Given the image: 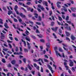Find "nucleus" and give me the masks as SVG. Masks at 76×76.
<instances>
[{
	"label": "nucleus",
	"instance_id": "nucleus-33",
	"mask_svg": "<svg viewBox=\"0 0 76 76\" xmlns=\"http://www.w3.org/2000/svg\"><path fill=\"white\" fill-rule=\"evenodd\" d=\"M27 67L28 68V69H29L30 70L32 69V68L30 67V66H29V64L28 65Z\"/></svg>",
	"mask_w": 76,
	"mask_h": 76
},
{
	"label": "nucleus",
	"instance_id": "nucleus-23",
	"mask_svg": "<svg viewBox=\"0 0 76 76\" xmlns=\"http://www.w3.org/2000/svg\"><path fill=\"white\" fill-rule=\"evenodd\" d=\"M38 61H41L42 63H44V62H43V61H42V59H41V58H39L38 60Z\"/></svg>",
	"mask_w": 76,
	"mask_h": 76
},
{
	"label": "nucleus",
	"instance_id": "nucleus-46",
	"mask_svg": "<svg viewBox=\"0 0 76 76\" xmlns=\"http://www.w3.org/2000/svg\"><path fill=\"white\" fill-rule=\"evenodd\" d=\"M29 22L30 23H31V25H34V22H33L31 21H29Z\"/></svg>",
	"mask_w": 76,
	"mask_h": 76
},
{
	"label": "nucleus",
	"instance_id": "nucleus-5",
	"mask_svg": "<svg viewBox=\"0 0 76 76\" xmlns=\"http://www.w3.org/2000/svg\"><path fill=\"white\" fill-rule=\"evenodd\" d=\"M69 61H70L69 63V66L71 67H72V66H73V62L72 61V60H69Z\"/></svg>",
	"mask_w": 76,
	"mask_h": 76
},
{
	"label": "nucleus",
	"instance_id": "nucleus-3",
	"mask_svg": "<svg viewBox=\"0 0 76 76\" xmlns=\"http://www.w3.org/2000/svg\"><path fill=\"white\" fill-rule=\"evenodd\" d=\"M67 23H69V24H71V25L73 26V28H75V26L74 25V24H73V23H72L71 21H66Z\"/></svg>",
	"mask_w": 76,
	"mask_h": 76
},
{
	"label": "nucleus",
	"instance_id": "nucleus-30",
	"mask_svg": "<svg viewBox=\"0 0 76 76\" xmlns=\"http://www.w3.org/2000/svg\"><path fill=\"white\" fill-rule=\"evenodd\" d=\"M36 23L37 25H41V23L39 22H36Z\"/></svg>",
	"mask_w": 76,
	"mask_h": 76
},
{
	"label": "nucleus",
	"instance_id": "nucleus-28",
	"mask_svg": "<svg viewBox=\"0 0 76 76\" xmlns=\"http://www.w3.org/2000/svg\"><path fill=\"white\" fill-rule=\"evenodd\" d=\"M17 9H18V6L17 5H15L14 8L15 11L17 10Z\"/></svg>",
	"mask_w": 76,
	"mask_h": 76
},
{
	"label": "nucleus",
	"instance_id": "nucleus-56",
	"mask_svg": "<svg viewBox=\"0 0 76 76\" xmlns=\"http://www.w3.org/2000/svg\"><path fill=\"white\" fill-rule=\"evenodd\" d=\"M36 69H37V70H39V66H37Z\"/></svg>",
	"mask_w": 76,
	"mask_h": 76
},
{
	"label": "nucleus",
	"instance_id": "nucleus-50",
	"mask_svg": "<svg viewBox=\"0 0 76 76\" xmlns=\"http://www.w3.org/2000/svg\"><path fill=\"white\" fill-rule=\"evenodd\" d=\"M14 54L18 55V54H19V53H17V52H14Z\"/></svg>",
	"mask_w": 76,
	"mask_h": 76
},
{
	"label": "nucleus",
	"instance_id": "nucleus-1",
	"mask_svg": "<svg viewBox=\"0 0 76 76\" xmlns=\"http://www.w3.org/2000/svg\"><path fill=\"white\" fill-rule=\"evenodd\" d=\"M54 48V51H55L56 53V56H58V55L59 56L61 57H62L61 55H60V53H58V51H57V47H55Z\"/></svg>",
	"mask_w": 76,
	"mask_h": 76
},
{
	"label": "nucleus",
	"instance_id": "nucleus-31",
	"mask_svg": "<svg viewBox=\"0 0 76 76\" xmlns=\"http://www.w3.org/2000/svg\"><path fill=\"white\" fill-rule=\"evenodd\" d=\"M3 50L4 51H8V49L7 48H3Z\"/></svg>",
	"mask_w": 76,
	"mask_h": 76
},
{
	"label": "nucleus",
	"instance_id": "nucleus-13",
	"mask_svg": "<svg viewBox=\"0 0 76 76\" xmlns=\"http://www.w3.org/2000/svg\"><path fill=\"white\" fill-rule=\"evenodd\" d=\"M71 9L72 11L73 12H75V11H76V8H73L72 7L71 8Z\"/></svg>",
	"mask_w": 76,
	"mask_h": 76
},
{
	"label": "nucleus",
	"instance_id": "nucleus-40",
	"mask_svg": "<svg viewBox=\"0 0 76 76\" xmlns=\"http://www.w3.org/2000/svg\"><path fill=\"white\" fill-rule=\"evenodd\" d=\"M26 34H27V35H28V34H29V32L27 30H26Z\"/></svg>",
	"mask_w": 76,
	"mask_h": 76
},
{
	"label": "nucleus",
	"instance_id": "nucleus-55",
	"mask_svg": "<svg viewBox=\"0 0 76 76\" xmlns=\"http://www.w3.org/2000/svg\"><path fill=\"white\" fill-rule=\"evenodd\" d=\"M9 22L11 23H12V21L11 20H10V19H8Z\"/></svg>",
	"mask_w": 76,
	"mask_h": 76
},
{
	"label": "nucleus",
	"instance_id": "nucleus-36",
	"mask_svg": "<svg viewBox=\"0 0 76 76\" xmlns=\"http://www.w3.org/2000/svg\"><path fill=\"white\" fill-rule=\"evenodd\" d=\"M18 50L19 49H18V47H16V48L15 49V50L16 51V52H18Z\"/></svg>",
	"mask_w": 76,
	"mask_h": 76
},
{
	"label": "nucleus",
	"instance_id": "nucleus-60",
	"mask_svg": "<svg viewBox=\"0 0 76 76\" xmlns=\"http://www.w3.org/2000/svg\"><path fill=\"white\" fill-rule=\"evenodd\" d=\"M61 4V2L58 1L57 2V3H56V4Z\"/></svg>",
	"mask_w": 76,
	"mask_h": 76
},
{
	"label": "nucleus",
	"instance_id": "nucleus-15",
	"mask_svg": "<svg viewBox=\"0 0 76 76\" xmlns=\"http://www.w3.org/2000/svg\"><path fill=\"white\" fill-rule=\"evenodd\" d=\"M66 34L67 37H69L70 36V33L67 31H66Z\"/></svg>",
	"mask_w": 76,
	"mask_h": 76
},
{
	"label": "nucleus",
	"instance_id": "nucleus-6",
	"mask_svg": "<svg viewBox=\"0 0 76 76\" xmlns=\"http://www.w3.org/2000/svg\"><path fill=\"white\" fill-rule=\"evenodd\" d=\"M48 67L49 68V69L50 70V71L52 73H54V70H53V69L52 68V67H51V66H48Z\"/></svg>",
	"mask_w": 76,
	"mask_h": 76
},
{
	"label": "nucleus",
	"instance_id": "nucleus-53",
	"mask_svg": "<svg viewBox=\"0 0 76 76\" xmlns=\"http://www.w3.org/2000/svg\"><path fill=\"white\" fill-rule=\"evenodd\" d=\"M54 25V22H52L51 23V26H53Z\"/></svg>",
	"mask_w": 76,
	"mask_h": 76
},
{
	"label": "nucleus",
	"instance_id": "nucleus-54",
	"mask_svg": "<svg viewBox=\"0 0 76 76\" xmlns=\"http://www.w3.org/2000/svg\"><path fill=\"white\" fill-rule=\"evenodd\" d=\"M72 70L73 72L74 71H75V68L74 67H72Z\"/></svg>",
	"mask_w": 76,
	"mask_h": 76
},
{
	"label": "nucleus",
	"instance_id": "nucleus-12",
	"mask_svg": "<svg viewBox=\"0 0 76 76\" xmlns=\"http://www.w3.org/2000/svg\"><path fill=\"white\" fill-rule=\"evenodd\" d=\"M71 38L72 39V40H75V39H76V37H74V36H73V35H71Z\"/></svg>",
	"mask_w": 76,
	"mask_h": 76
},
{
	"label": "nucleus",
	"instance_id": "nucleus-64",
	"mask_svg": "<svg viewBox=\"0 0 76 76\" xmlns=\"http://www.w3.org/2000/svg\"><path fill=\"white\" fill-rule=\"evenodd\" d=\"M4 37V35H2L1 37V39H3V37Z\"/></svg>",
	"mask_w": 76,
	"mask_h": 76
},
{
	"label": "nucleus",
	"instance_id": "nucleus-19",
	"mask_svg": "<svg viewBox=\"0 0 76 76\" xmlns=\"http://www.w3.org/2000/svg\"><path fill=\"white\" fill-rule=\"evenodd\" d=\"M46 46L48 48H50V44L48 43L46 44Z\"/></svg>",
	"mask_w": 76,
	"mask_h": 76
},
{
	"label": "nucleus",
	"instance_id": "nucleus-42",
	"mask_svg": "<svg viewBox=\"0 0 76 76\" xmlns=\"http://www.w3.org/2000/svg\"><path fill=\"white\" fill-rule=\"evenodd\" d=\"M40 41V42H44L45 40L43 39H41Z\"/></svg>",
	"mask_w": 76,
	"mask_h": 76
},
{
	"label": "nucleus",
	"instance_id": "nucleus-37",
	"mask_svg": "<svg viewBox=\"0 0 76 76\" xmlns=\"http://www.w3.org/2000/svg\"><path fill=\"white\" fill-rule=\"evenodd\" d=\"M59 33L60 34H61L62 33V30L60 29H59Z\"/></svg>",
	"mask_w": 76,
	"mask_h": 76
},
{
	"label": "nucleus",
	"instance_id": "nucleus-35",
	"mask_svg": "<svg viewBox=\"0 0 76 76\" xmlns=\"http://www.w3.org/2000/svg\"><path fill=\"white\" fill-rule=\"evenodd\" d=\"M72 46L73 47L75 48V51L76 53V47L73 45H72Z\"/></svg>",
	"mask_w": 76,
	"mask_h": 76
},
{
	"label": "nucleus",
	"instance_id": "nucleus-26",
	"mask_svg": "<svg viewBox=\"0 0 76 76\" xmlns=\"http://www.w3.org/2000/svg\"><path fill=\"white\" fill-rule=\"evenodd\" d=\"M59 50L60 52H63V50H62V49H61V48H59Z\"/></svg>",
	"mask_w": 76,
	"mask_h": 76
},
{
	"label": "nucleus",
	"instance_id": "nucleus-34",
	"mask_svg": "<svg viewBox=\"0 0 76 76\" xmlns=\"http://www.w3.org/2000/svg\"><path fill=\"white\" fill-rule=\"evenodd\" d=\"M14 21L15 22H18V20L16 18H14Z\"/></svg>",
	"mask_w": 76,
	"mask_h": 76
},
{
	"label": "nucleus",
	"instance_id": "nucleus-22",
	"mask_svg": "<svg viewBox=\"0 0 76 76\" xmlns=\"http://www.w3.org/2000/svg\"><path fill=\"white\" fill-rule=\"evenodd\" d=\"M58 17L59 19V20H60L61 21V20H62L63 19H62V18H61V17H60V16H58Z\"/></svg>",
	"mask_w": 76,
	"mask_h": 76
},
{
	"label": "nucleus",
	"instance_id": "nucleus-8",
	"mask_svg": "<svg viewBox=\"0 0 76 76\" xmlns=\"http://www.w3.org/2000/svg\"><path fill=\"white\" fill-rule=\"evenodd\" d=\"M4 26L6 28H7V29H8V28H9V26H7V23H5L4 24Z\"/></svg>",
	"mask_w": 76,
	"mask_h": 76
},
{
	"label": "nucleus",
	"instance_id": "nucleus-24",
	"mask_svg": "<svg viewBox=\"0 0 76 76\" xmlns=\"http://www.w3.org/2000/svg\"><path fill=\"white\" fill-rule=\"evenodd\" d=\"M24 51L25 53H28V49L26 48L24 49Z\"/></svg>",
	"mask_w": 76,
	"mask_h": 76
},
{
	"label": "nucleus",
	"instance_id": "nucleus-39",
	"mask_svg": "<svg viewBox=\"0 0 76 76\" xmlns=\"http://www.w3.org/2000/svg\"><path fill=\"white\" fill-rule=\"evenodd\" d=\"M31 4V3L30 2H28L26 3V4H27V5H30Z\"/></svg>",
	"mask_w": 76,
	"mask_h": 76
},
{
	"label": "nucleus",
	"instance_id": "nucleus-58",
	"mask_svg": "<svg viewBox=\"0 0 76 76\" xmlns=\"http://www.w3.org/2000/svg\"><path fill=\"white\" fill-rule=\"evenodd\" d=\"M37 9L38 11V12H41V10L40 9L38 8H37Z\"/></svg>",
	"mask_w": 76,
	"mask_h": 76
},
{
	"label": "nucleus",
	"instance_id": "nucleus-43",
	"mask_svg": "<svg viewBox=\"0 0 76 76\" xmlns=\"http://www.w3.org/2000/svg\"><path fill=\"white\" fill-rule=\"evenodd\" d=\"M21 9L22 10H24V12H26V10H25V9H24V8H23L21 7Z\"/></svg>",
	"mask_w": 76,
	"mask_h": 76
},
{
	"label": "nucleus",
	"instance_id": "nucleus-16",
	"mask_svg": "<svg viewBox=\"0 0 76 76\" xmlns=\"http://www.w3.org/2000/svg\"><path fill=\"white\" fill-rule=\"evenodd\" d=\"M43 4H45V6H48V5H47V2H46V1H43Z\"/></svg>",
	"mask_w": 76,
	"mask_h": 76
},
{
	"label": "nucleus",
	"instance_id": "nucleus-38",
	"mask_svg": "<svg viewBox=\"0 0 76 76\" xmlns=\"http://www.w3.org/2000/svg\"><path fill=\"white\" fill-rule=\"evenodd\" d=\"M26 40H27V41H30V39H29V38L26 37Z\"/></svg>",
	"mask_w": 76,
	"mask_h": 76
},
{
	"label": "nucleus",
	"instance_id": "nucleus-32",
	"mask_svg": "<svg viewBox=\"0 0 76 76\" xmlns=\"http://www.w3.org/2000/svg\"><path fill=\"white\" fill-rule=\"evenodd\" d=\"M15 11L16 12L17 15H20V13H19V12H18V11L17 10L16 11Z\"/></svg>",
	"mask_w": 76,
	"mask_h": 76
},
{
	"label": "nucleus",
	"instance_id": "nucleus-52",
	"mask_svg": "<svg viewBox=\"0 0 76 76\" xmlns=\"http://www.w3.org/2000/svg\"><path fill=\"white\" fill-rule=\"evenodd\" d=\"M23 6H24V7H28V6H26V5L25 6V4H23Z\"/></svg>",
	"mask_w": 76,
	"mask_h": 76
},
{
	"label": "nucleus",
	"instance_id": "nucleus-49",
	"mask_svg": "<svg viewBox=\"0 0 76 76\" xmlns=\"http://www.w3.org/2000/svg\"><path fill=\"white\" fill-rule=\"evenodd\" d=\"M62 17L64 19H65V16L64 15H62Z\"/></svg>",
	"mask_w": 76,
	"mask_h": 76
},
{
	"label": "nucleus",
	"instance_id": "nucleus-63",
	"mask_svg": "<svg viewBox=\"0 0 76 76\" xmlns=\"http://www.w3.org/2000/svg\"><path fill=\"white\" fill-rule=\"evenodd\" d=\"M9 38L11 39V40H12V41L13 40V37H10Z\"/></svg>",
	"mask_w": 76,
	"mask_h": 76
},
{
	"label": "nucleus",
	"instance_id": "nucleus-62",
	"mask_svg": "<svg viewBox=\"0 0 76 76\" xmlns=\"http://www.w3.org/2000/svg\"><path fill=\"white\" fill-rule=\"evenodd\" d=\"M3 70L4 72H8V70L7 69H4Z\"/></svg>",
	"mask_w": 76,
	"mask_h": 76
},
{
	"label": "nucleus",
	"instance_id": "nucleus-27",
	"mask_svg": "<svg viewBox=\"0 0 76 76\" xmlns=\"http://www.w3.org/2000/svg\"><path fill=\"white\" fill-rule=\"evenodd\" d=\"M2 61L4 63H6V61H5V59L4 58H3L2 59Z\"/></svg>",
	"mask_w": 76,
	"mask_h": 76
},
{
	"label": "nucleus",
	"instance_id": "nucleus-10",
	"mask_svg": "<svg viewBox=\"0 0 76 76\" xmlns=\"http://www.w3.org/2000/svg\"><path fill=\"white\" fill-rule=\"evenodd\" d=\"M20 16H21V17H22V18H25L26 17L25 15H23V14H22V13H20Z\"/></svg>",
	"mask_w": 76,
	"mask_h": 76
},
{
	"label": "nucleus",
	"instance_id": "nucleus-2",
	"mask_svg": "<svg viewBox=\"0 0 76 76\" xmlns=\"http://www.w3.org/2000/svg\"><path fill=\"white\" fill-rule=\"evenodd\" d=\"M42 1H44V0H39L38 1H37V0H35V1L36 4H37L38 3H39L40 4H41V2H42Z\"/></svg>",
	"mask_w": 76,
	"mask_h": 76
},
{
	"label": "nucleus",
	"instance_id": "nucleus-29",
	"mask_svg": "<svg viewBox=\"0 0 76 76\" xmlns=\"http://www.w3.org/2000/svg\"><path fill=\"white\" fill-rule=\"evenodd\" d=\"M38 20L39 21H40V20H41V18L40 17V16H39Z\"/></svg>",
	"mask_w": 76,
	"mask_h": 76
},
{
	"label": "nucleus",
	"instance_id": "nucleus-11",
	"mask_svg": "<svg viewBox=\"0 0 76 76\" xmlns=\"http://www.w3.org/2000/svg\"><path fill=\"white\" fill-rule=\"evenodd\" d=\"M65 28L67 29H68L69 31H70L71 30V28H70V26H66L65 27Z\"/></svg>",
	"mask_w": 76,
	"mask_h": 76
},
{
	"label": "nucleus",
	"instance_id": "nucleus-9",
	"mask_svg": "<svg viewBox=\"0 0 76 76\" xmlns=\"http://www.w3.org/2000/svg\"><path fill=\"white\" fill-rule=\"evenodd\" d=\"M64 65L66 68V70H68L69 69V67L67 66V63L66 62L64 63Z\"/></svg>",
	"mask_w": 76,
	"mask_h": 76
},
{
	"label": "nucleus",
	"instance_id": "nucleus-17",
	"mask_svg": "<svg viewBox=\"0 0 76 76\" xmlns=\"http://www.w3.org/2000/svg\"><path fill=\"white\" fill-rule=\"evenodd\" d=\"M13 13V12L11 10H10L8 11V15H10L11 14H12Z\"/></svg>",
	"mask_w": 76,
	"mask_h": 76
},
{
	"label": "nucleus",
	"instance_id": "nucleus-44",
	"mask_svg": "<svg viewBox=\"0 0 76 76\" xmlns=\"http://www.w3.org/2000/svg\"><path fill=\"white\" fill-rule=\"evenodd\" d=\"M40 71H41V72H42V73H43V72H44L43 68L42 67H41V69Z\"/></svg>",
	"mask_w": 76,
	"mask_h": 76
},
{
	"label": "nucleus",
	"instance_id": "nucleus-20",
	"mask_svg": "<svg viewBox=\"0 0 76 76\" xmlns=\"http://www.w3.org/2000/svg\"><path fill=\"white\" fill-rule=\"evenodd\" d=\"M15 63H16V61L15 60H14L13 61H12L11 62V63L12 64H15Z\"/></svg>",
	"mask_w": 76,
	"mask_h": 76
},
{
	"label": "nucleus",
	"instance_id": "nucleus-45",
	"mask_svg": "<svg viewBox=\"0 0 76 76\" xmlns=\"http://www.w3.org/2000/svg\"><path fill=\"white\" fill-rule=\"evenodd\" d=\"M9 46L10 48H12V45H11V44H9Z\"/></svg>",
	"mask_w": 76,
	"mask_h": 76
},
{
	"label": "nucleus",
	"instance_id": "nucleus-25",
	"mask_svg": "<svg viewBox=\"0 0 76 76\" xmlns=\"http://www.w3.org/2000/svg\"><path fill=\"white\" fill-rule=\"evenodd\" d=\"M0 23L1 24H3V20L0 18Z\"/></svg>",
	"mask_w": 76,
	"mask_h": 76
},
{
	"label": "nucleus",
	"instance_id": "nucleus-61",
	"mask_svg": "<svg viewBox=\"0 0 76 76\" xmlns=\"http://www.w3.org/2000/svg\"><path fill=\"white\" fill-rule=\"evenodd\" d=\"M18 20L20 22H21L22 20L21 19V18H20L18 19Z\"/></svg>",
	"mask_w": 76,
	"mask_h": 76
},
{
	"label": "nucleus",
	"instance_id": "nucleus-4",
	"mask_svg": "<svg viewBox=\"0 0 76 76\" xmlns=\"http://www.w3.org/2000/svg\"><path fill=\"white\" fill-rule=\"evenodd\" d=\"M34 16L36 18H38V15L37 14V11H35L34 12Z\"/></svg>",
	"mask_w": 76,
	"mask_h": 76
},
{
	"label": "nucleus",
	"instance_id": "nucleus-21",
	"mask_svg": "<svg viewBox=\"0 0 76 76\" xmlns=\"http://www.w3.org/2000/svg\"><path fill=\"white\" fill-rule=\"evenodd\" d=\"M69 17L68 16H67L66 18H65V20L66 21H67L68 20H69Z\"/></svg>",
	"mask_w": 76,
	"mask_h": 76
},
{
	"label": "nucleus",
	"instance_id": "nucleus-7",
	"mask_svg": "<svg viewBox=\"0 0 76 76\" xmlns=\"http://www.w3.org/2000/svg\"><path fill=\"white\" fill-rule=\"evenodd\" d=\"M58 28V27H56L55 28H51V29L53 30V31H54L55 32H56L57 31V29Z\"/></svg>",
	"mask_w": 76,
	"mask_h": 76
},
{
	"label": "nucleus",
	"instance_id": "nucleus-48",
	"mask_svg": "<svg viewBox=\"0 0 76 76\" xmlns=\"http://www.w3.org/2000/svg\"><path fill=\"white\" fill-rule=\"evenodd\" d=\"M20 51H22V46L20 47Z\"/></svg>",
	"mask_w": 76,
	"mask_h": 76
},
{
	"label": "nucleus",
	"instance_id": "nucleus-41",
	"mask_svg": "<svg viewBox=\"0 0 76 76\" xmlns=\"http://www.w3.org/2000/svg\"><path fill=\"white\" fill-rule=\"evenodd\" d=\"M37 36L39 37V38H42V35L40 34V35H38Z\"/></svg>",
	"mask_w": 76,
	"mask_h": 76
},
{
	"label": "nucleus",
	"instance_id": "nucleus-47",
	"mask_svg": "<svg viewBox=\"0 0 76 76\" xmlns=\"http://www.w3.org/2000/svg\"><path fill=\"white\" fill-rule=\"evenodd\" d=\"M23 61L24 62V63H26V59H25V58H24L23 59Z\"/></svg>",
	"mask_w": 76,
	"mask_h": 76
},
{
	"label": "nucleus",
	"instance_id": "nucleus-14",
	"mask_svg": "<svg viewBox=\"0 0 76 76\" xmlns=\"http://www.w3.org/2000/svg\"><path fill=\"white\" fill-rule=\"evenodd\" d=\"M61 10L62 11H63V10H64V12H67V9L66 8H64V9L62 8L61 9Z\"/></svg>",
	"mask_w": 76,
	"mask_h": 76
},
{
	"label": "nucleus",
	"instance_id": "nucleus-51",
	"mask_svg": "<svg viewBox=\"0 0 76 76\" xmlns=\"http://www.w3.org/2000/svg\"><path fill=\"white\" fill-rule=\"evenodd\" d=\"M53 36H54L55 38H57V37H56V34L54 33H53Z\"/></svg>",
	"mask_w": 76,
	"mask_h": 76
},
{
	"label": "nucleus",
	"instance_id": "nucleus-18",
	"mask_svg": "<svg viewBox=\"0 0 76 76\" xmlns=\"http://www.w3.org/2000/svg\"><path fill=\"white\" fill-rule=\"evenodd\" d=\"M21 40H22V42H23V44H24V47H26V42H25V41H23V39H22Z\"/></svg>",
	"mask_w": 76,
	"mask_h": 76
},
{
	"label": "nucleus",
	"instance_id": "nucleus-59",
	"mask_svg": "<svg viewBox=\"0 0 76 76\" xmlns=\"http://www.w3.org/2000/svg\"><path fill=\"white\" fill-rule=\"evenodd\" d=\"M31 8L30 7L28 8H27V10H28V11H29L30 10H31Z\"/></svg>",
	"mask_w": 76,
	"mask_h": 76
},
{
	"label": "nucleus",
	"instance_id": "nucleus-57",
	"mask_svg": "<svg viewBox=\"0 0 76 76\" xmlns=\"http://www.w3.org/2000/svg\"><path fill=\"white\" fill-rule=\"evenodd\" d=\"M57 7H58V8H61V6L60 5L58 4H57Z\"/></svg>",
	"mask_w": 76,
	"mask_h": 76
}]
</instances>
